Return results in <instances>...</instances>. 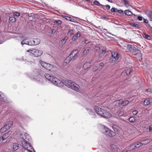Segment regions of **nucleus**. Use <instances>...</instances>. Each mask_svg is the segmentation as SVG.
I'll return each instance as SVG.
<instances>
[{
  "mask_svg": "<svg viewBox=\"0 0 152 152\" xmlns=\"http://www.w3.org/2000/svg\"><path fill=\"white\" fill-rule=\"evenodd\" d=\"M100 48L99 47H96V48H95V49L97 50H98Z\"/></svg>",
  "mask_w": 152,
  "mask_h": 152,
  "instance_id": "e2e57ef3",
  "label": "nucleus"
},
{
  "mask_svg": "<svg viewBox=\"0 0 152 152\" xmlns=\"http://www.w3.org/2000/svg\"><path fill=\"white\" fill-rule=\"evenodd\" d=\"M129 103V102L128 100H126L123 101L121 103L122 106H125L128 104Z\"/></svg>",
  "mask_w": 152,
  "mask_h": 152,
  "instance_id": "5701e85b",
  "label": "nucleus"
},
{
  "mask_svg": "<svg viewBox=\"0 0 152 152\" xmlns=\"http://www.w3.org/2000/svg\"><path fill=\"white\" fill-rule=\"evenodd\" d=\"M145 13L149 20L151 21H152V12L149 10H147L145 12Z\"/></svg>",
  "mask_w": 152,
  "mask_h": 152,
  "instance_id": "9b49d317",
  "label": "nucleus"
},
{
  "mask_svg": "<svg viewBox=\"0 0 152 152\" xmlns=\"http://www.w3.org/2000/svg\"><path fill=\"white\" fill-rule=\"evenodd\" d=\"M71 57L69 58L67 57L64 60V62H66V63H69L70 61V59Z\"/></svg>",
  "mask_w": 152,
  "mask_h": 152,
  "instance_id": "4c0bfd02",
  "label": "nucleus"
},
{
  "mask_svg": "<svg viewBox=\"0 0 152 152\" xmlns=\"http://www.w3.org/2000/svg\"><path fill=\"white\" fill-rule=\"evenodd\" d=\"M40 71V70L38 69H35V70L34 71L35 73L38 75L39 74V73Z\"/></svg>",
  "mask_w": 152,
  "mask_h": 152,
  "instance_id": "58836bf2",
  "label": "nucleus"
},
{
  "mask_svg": "<svg viewBox=\"0 0 152 152\" xmlns=\"http://www.w3.org/2000/svg\"><path fill=\"white\" fill-rule=\"evenodd\" d=\"M26 51L27 52H29L35 57L40 56L42 53V52L41 50L34 48L30 49L28 50H26Z\"/></svg>",
  "mask_w": 152,
  "mask_h": 152,
  "instance_id": "423d86ee",
  "label": "nucleus"
},
{
  "mask_svg": "<svg viewBox=\"0 0 152 152\" xmlns=\"http://www.w3.org/2000/svg\"><path fill=\"white\" fill-rule=\"evenodd\" d=\"M56 22L58 24H61L62 23L61 21L60 20H59L56 21Z\"/></svg>",
  "mask_w": 152,
  "mask_h": 152,
  "instance_id": "6e6d98bb",
  "label": "nucleus"
},
{
  "mask_svg": "<svg viewBox=\"0 0 152 152\" xmlns=\"http://www.w3.org/2000/svg\"><path fill=\"white\" fill-rule=\"evenodd\" d=\"M84 42L85 43L87 44L89 42L88 41V40L86 39L85 40Z\"/></svg>",
  "mask_w": 152,
  "mask_h": 152,
  "instance_id": "680f3d73",
  "label": "nucleus"
},
{
  "mask_svg": "<svg viewBox=\"0 0 152 152\" xmlns=\"http://www.w3.org/2000/svg\"><path fill=\"white\" fill-rule=\"evenodd\" d=\"M121 100H117V101H116V102H118V104H120V101H121Z\"/></svg>",
  "mask_w": 152,
  "mask_h": 152,
  "instance_id": "0e129e2a",
  "label": "nucleus"
},
{
  "mask_svg": "<svg viewBox=\"0 0 152 152\" xmlns=\"http://www.w3.org/2000/svg\"><path fill=\"white\" fill-rule=\"evenodd\" d=\"M74 31L73 29H71L69 31L68 33L70 34H73L74 33Z\"/></svg>",
  "mask_w": 152,
  "mask_h": 152,
  "instance_id": "a19ab883",
  "label": "nucleus"
},
{
  "mask_svg": "<svg viewBox=\"0 0 152 152\" xmlns=\"http://www.w3.org/2000/svg\"><path fill=\"white\" fill-rule=\"evenodd\" d=\"M19 145L17 143H13V149L15 151L19 149Z\"/></svg>",
  "mask_w": 152,
  "mask_h": 152,
  "instance_id": "aec40b11",
  "label": "nucleus"
},
{
  "mask_svg": "<svg viewBox=\"0 0 152 152\" xmlns=\"http://www.w3.org/2000/svg\"><path fill=\"white\" fill-rule=\"evenodd\" d=\"M117 11L119 13L124 14V12L122 10H117Z\"/></svg>",
  "mask_w": 152,
  "mask_h": 152,
  "instance_id": "603ef678",
  "label": "nucleus"
},
{
  "mask_svg": "<svg viewBox=\"0 0 152 152\" xmlns=\"http://www.w3.org/2000/svg\"><path fill=\"white\" fill-rule=\"evenodd\" d=\"M116 10H117V11L118 10L116 8H112L111 9V11L113 12H117V11H116Z\"/></svg>",
  "mask_w": 152,
  "mask_h": 152,
  "instance_id": "49530a36",
  "label": "nucleus"
},
{
  "mask_svg": "<svg viewBox=\"0 0 152 152\" xmlns=\"http://www.w3.org/2000/svg\"><path fill=\"white\" fill-rule=\"evenodd\" d=\"M22 152H36L34 149V150H22Z\"/></svg>",
  "mask_w": 152,
  "mask_h": 152,
  "instance_id": "e433bc0d",
  "label": "nucleus"
},
{
  "mask_svg": "<svg viewBox=\"0 0 152 152\" xmlns=\"http://www.w3.org/2000/svg\"><path fill=\"white\" fill-rule=\"evenodd\" d=\"M99 65L100 66H104V64L102 63H102H100V64H99Z\"/></svg>",
  "mask_w": 152,
  "mask_h": 152,
  "instance_id": "13d9d810",
  "label": "nucleus"
},
{
  "mask_svg": "<svg viewBox=\"0 0 152 152\" xmlns=\"http://www.w3.org/2000/svg\"><path fill=\"white\" fill-rule=\"evenodd\" d=\"M94 4L97 6H100L102 7V4H101L99 1H98L97 0H95L94 2Z\"/></svg>",
  "mask_w": 152,
  "mask_h": 152,
  "instance_id": "c756f323",
  "label": "nucleus"
},
{
  "mask_svg": "<svg viewBox=\"0 0 152 152\" xmlns=\"http://www.w3.org/2000/svg\"><path fill=\"white\" fill-rule=\"evenodd\" d=\"M148 130L149 132L152 131V125L150 126L148 128Z\"/></svg>",
  "mask_w": 152,
  "mask_h": 152,
  "instance_id": "3c124183",
  "label": "nucleus"
},
{
  "mask_svg": "<svg viewBox=\"0 0 152 152\" xmlns=\"http://www.w3.org/2000/svg\"><path fill=\"white\" fill-rule=\"evenodd\" d=\"M28 61L29 62H31L33 63L34 61V59H32V57L31 60H30V59H28Z\"/></svg>",
  "mask_w": 152,
  "mask_h": 152,
  "instance_id": "864d4df0",
  "label": "nucleus"
},
{
  "mask_svg": "<svg viewBox=\"0 0 152 152\" xmlns=\"http://www.w3.org/2000/svg\"><path fill=\"white\" fill-rule=\"evenodd\" d=\"M79 32L77 33L72 38L73 41H75L80 36V34L79 33Z\"/></svg>",
  "mask_w": 152,
  "mask_h": 152,
  "instance_id": "f3484780",
  "label": "nucleus"
},
{
  "mask_svg": "<svg viewBox=\"0 0 152 152\" xmlns=\"http://www.w3.org/2000/svg\"><path fill=\"white\" fill-rule=\"evenodd\" d=\"M3 140H2V139L1 137H0V144L2 142Z\"/></svg>",
  "mask_w": 152,
  "mask_h": 152,
  "instance_id": "052dcab7",
  "label": "nucleus"
},
{
  "mask_svg": "<svg viewBox=\"0 0 152 152\" xmlns=\"http://www.w3.org/2000/svg\"><path fill=\"white\" fill-rule=\"evenodd\" d=\"M45 77L48 80L50 81L54 84L60 86L63 84L62 82L59 80L56 77L52 76L51 75L49 74H45Z\"/></svg>",
  "mask_w": 152,
  "mask_h": 152,
  "instance_id": "20e7f679",
  "label": "nucleus"
},
{
  "mask_svg": "<svg viewBox=\"0 0 152 152\" xmlns=\"http://www.w3.org/2000/svg\"><path fill=\"white\" fill-rule=\"evenodd\" d=\"M135 145L134 143L131 145L129 147V149L130 151L132 150L135 148Z\"/></svg>",
  "mask_w": 152,
  "mask_h": 152,
  "instance_id": "4be33fe9",
  "label": "nucleus"
},
{
  "mask_svg": "<svg viewBox=\"0 0 152 152\" xmlns=\"http://www.w3.org/2000/svg\"><path fill=\"white\" fill-rule=\"evenodd\" d=\"M128 49L130 52L132 53H137L135 55H137V57L140 56L142 55L141 51L137 49L134 45H129L127 46Z\"/></svg>",
  "mask_w": 152,
  "mask_h": 152,
  "instance_id": "39448f33",
  "label": "nucleus"
},
{
  "mask_svg": "<svg viewBox=\"0 0 152 152\" xmlns=\"http://www.w3.org/2000/svg\"><path fill=\"white\" fill-rule=\"evenodd\" d=\"M143 20H144V22L145 23H148V20L146 19L145 18H143Z\"/></svg>",
  "mask_w": 152,
  "mask_h": 152,
  "instance_id": "8fccbe9b",
  "label": "nucleus"
},
{
  "mask_svg": "<svg viewBox=\"0 0 152 152\" xmlns=\"http://www.w3.org/2000/svg\"><path fill=\"white\" fill-rule=\"evenodd\" d=\"M151 89H147L146 90V91L147 92H150L151 91Z\"/></svg>",
  "mask_w": 152,
  "mask_h": 152,
  "instance_id": "bf43d9fd",
  "label": "nucleus"
},
{
  "mask_svg": "<svg viewBox=\"0 0 152 152\" xmlns=\"http://www.w3.org/2000/svg\"><path fill=\"white\" fill-rule=\"evenodd\" d=\"M61 16L62 18H65V19H66V20H67L69 21H72L71 20V17H69L66 16L65 15H61Z\"/></svg>",
  "mask_w": 152,
  "mask_h": 152,
  "instance_id": "7c9ffc66",
  "label": "nucleus"
},
{
  "mask_svg": "<svg viewBox=\"0 0 152 152\" xmlns=\"http://www.w3.org/2000/svg\"><path fill=\"white\" fill-rule=\"evenodd\" d=\"M138 113V111L137 110H134L133 111L132 113L134 115H136Z\"/></svg>",
  "mask_w": 152,
  "mask_h": 152,
  "instance_id": "de8ad7c7",
  "label": "nucleus"
},
{
  "mask_svg": "<svg viewBox=\"0 0 152 152\" xmlns=\"http://www.w3.org/2000/svg\"><path fill=\"white\" fill-rule=\"evenodd\" d=\"M107 1H108L109 2H110L112 3L113 2L112 0H107Z\"/></svg>",
  "mask_w": 152,
  "mask_h": 152,
  "instance_id": "69168bd1",
  "label": "nucleus"
},
{
  "mask_svg": "<svg viewBox=\"0 0 152 152\" xmlns=\"http://www.w3.org/2000/svg\"><path fill=\"white\" fill-rule=\"evenodd\" d=\"M67 38L66 37H65L63 39H62L61 41V44L62 45H64L66 42Z\"/></svg>",
  "mask_w": 152,
  "mask_h": 152,
  "instance_id": "cd10ccee",
  "label": "nucleus"
},
{
  "mask_svg": "<svg viewBox=\"0 0 152 152\" xmlns=\"http://www.w3.org/2000/svg\"><path fill=\"white\" fill-rule=\"evenodd\" d=\"M104 131L103 132L107 135L111 137L116 135V133L115 132H113L108 128L104 127Z\"/></svg>",
  "mask_w": 152,
  "mask_h": 152,
  "instance_id": "6e6552de",
  "label": "nucleus"
},
{
  "mask_svg": "<svg viewBox=\"0 0 152 152\" xmlns=\"http://www.w3.org/2000/svg\"><path fill=\"white\" fill-rule=\"evenodd\" d=\"M138 19L140 20H142V17L141 16H138Z\"/></svg>",
  "mask_w": 152,
  "mask_h": 152,
  "instance_id": "4d7b16f0",
  "label": "nucleus"
},
{
  "mask_svg": "<svg viewBox=\"0 0 152 152\" xmlns=\"http://www.w3.org/2000/svg\"><path fill=\"white\" fill-rule=\"evenodd\" d=\"M143 37H144L146 39L150 40L151 39V37L149 35L146 34H143Z\"/></svg>",
  "mask_w": 152,
  "mask_h": 152,
  "instance_id": "bb28decb",
  "label": "nucleus"
},
{
  "mask_svg": "<svg viewBox=\"0 0 152 152\" xmlns=\"http://www.w3.org/2000/svg\"><path fill=\"white\" fill-rule=\"evenodd\" d=\"M7 129V128L6 127V126L4 125L3 127L1 129L0 132L1 133H3L6 132Z\"/></svg>",
  "mask_w": 152,
  "mask_h": 152,
  "instance_id": "412c9836",
  "label": "nucleus"
},
{
  "mask_svg": "<svg viewBox=\"0 0 152 152\" xmlns=\"http://www.w3.org/2000/svg\"><path fill=\"white\" fill-rule=\"evenodd\" d=\"M110 147L113 150V149H114V148L115 147V146L114 145H110Z\"/></svg>",
  "mask_w": 152,
  "mask_h": 152,
  "instance_id": "09e8293b",
  "label": "nucleus"
},
{
  "mask_svg": "<svg viewBox=\"0 0 152 152\" xmlns=\"http://www.w3.org/2000/svg\"><path fill=\"white\" fill-rule=\"evenodd\" d=\"M9 20L12 23H14L16 21V19L14 15H10L9 16Z\"/></svg>",
  "mask_w": 152,
  "mask_h": 152,
  "instance_id": "4468645a",
  "label": "nucleus"
},
{
  "mask_svg": "<svg viewBox=\"0 0 152 152\" xmlns=\"http://www.w3.org/2000/svg\"><path fill=\"white\" fill-rule=\"evenodd\" d=\"M26 39H25L24 40H23V41H22L21 42V44L22 45H23L24 44H28L26 42Z\"/></svg>",
  "mask_w": 152,
  "mask_h": 152,
  "instance_id": "c03bdc74",
  "label": "nucleus"
},
{
  "mask_svg": "<svg viewBox=\"0 0 152 152\" xmlns=\"http://www.w3.org/2000/svg\"><path fill=\"white\" fill-rule=\"evenodd\" d=\"M123 2H124L128 1V0H122Z\"/></svg>",
  "mask_w": 152,
  "mask_h": 152,
  "instance_id": "338daca9",
  "label": "nucleus"
},
{
  "mask_svg": "<svg viewBox=\"0 0 152 152\" xmlns=\"http://www.w3.org/2000/svg\"><path fill=\"white\" fill-rule=\"evenodd\" d=\"M124 3L126 7H130V5L128 2V1L124 2Z\"/></svg>",
  "mask_w": 152,
  "mask_h": 152,
  "instance_id": "ea45409f",
  "label": "nucleus"
},
{
  "mask_svg": "<svg viewBox=\"0 0 152 152\" xmlns=\"http://www.w3.org/2000/svg\"><path fill=\"white\" fill-rule=\"evenodd\" d=\"M119 58V55L118 52H113L112 53V56L110 59V61L111 63H114L117 61Z\"/></svg>",
  "mask_w": 152,
  "mask_h": 152,
  "instance_id": "0eeeda50",
  "label": "nucleus"
},
{
  "mask_svg": "<svg viewBox=\"0 0 152 152\" xmlns=\"http://www.w3.org/2000/svg\"><path fill=\"white\" fill-rule=\"evenodd\" d=\"M33 41L34 42V45H37L39 44L40 42V40L39 38H34L33 39Z\"/></svg>",
  "mask_w": 152,
  "mask_h": 152,
  "instance_id": "dca6fc26",
  "label": "nucleus"
},
{
  "mask_svg": "<svg viewBox=\"0 0 152 152\" xmlns=\"http://www.w3.org/2000/svg\"><path fill=\"white\" fill-rule=\"evenodd\" d=\"M151 100L149 98H147L144 100L143 102V104L145 106L148 105L151 102Z\"/></svg>",
  "mask_w": 152,
  "mask_h": 152,
  "instance_id": "ddd939ff",
  "label": "nucleus"
},
{
  "mask_svg": "<svg viewBox=\"0 0 152 152\" xmlns=\"http://www.w3.org/2000/svg\"><path fill=\"white\" fill-rule=\"evenodd\" d=\"M91 62L86 61L83 65V68L84 69H86L91 66Z\"/></svg>",
  "mask_w": 152,
  "mask_h": 152,
  "instance_id": "9d476101",
  "label": "nucleus"
},
{
  "mask_svg": "<svg viewBox=\"0 0 152 152\" xmlns=\"http://www.w3.org/2000/svg\"><path fill=\"white\" fill-rule=\"evenodd\" d=\"M78 53V51L77 50H75L73 51L72 53L71 54L70 56L72 57H74L76 56Z\"/></svg>",
  "mask_w": 152,
  "mask_h": 152,
  "instance_id": "6ab92c4d",
  "label": "nucleus"
},
{
  "mask_svg": "<svg viewBox=\"0 0 152 152\" xmlns=\"http://www.w3.org/2000/svg\"><path fill=\"white\" fill-rule=\"evenodd\" d=\"M92 69L94 72H96L98 71V68L96 66H94L92 67Z\"/></svg>",
  "mask_w": 152,
  "mask_h": 152,
  "instance_id": "72a5a7b5",
  "label": "nucleus"
},
{
  "mask_svg": "<svg viewBox=\"0 0 152 152\" xmlns=\"http://www.w3.org/2000/svg\"><path fill=\"white\" fill-rule=\"evenodd\" d=\"M89 49L88 48L85 49L82 53V56H84L86 55L89 53Z\"/></svg>",
  "mask_w": 152,
  "mask_h": 152,
  "instance_id": "a211bd4d",
  "label": "nucleus"
},
{
  "mask_svg": "<svg viewBox=\"0 0 152 152\" xmlns=\"http://www.w3.org/2000/svg\"><path fill=\"white\" fill-rule=\"evenodd\" d=\"M130 25L132 26L137 27L138 28H140L141 27V26L135 23H130Z\"/></svg>",
  "mask_w": 152,
  "mask_h": 152,
  "instance_id": "c85d7f7f",
  "label": "nucleus"
},
{
  "mask_svg": "<svg viewBox=\"0 0 152 152\" xmlns=\"http://www.w3.org/2000/svg\"><path fill=\"white\" fill-rule=\"evenodd\" d=\"M132 71L130 69H127L126 70V73L127 75H130L131 74V72Z\"/></svg>",
  "mask_w": 152,
  "mask_h": 152,
  "instance_id": "473e14b6",
  "label": "nucleus"
},
{
  "mask_svg": "<svg viewBox=\"0 0 152 152\" xmlns=\"http://www.w3.org/2000/svg\"><path fill=\"white\" fill-rule=\"evenodd\" d=\"M124 114V113L123 111H120L118 114V115L119 117L122 116Z\"/></svg>",
  "mask_w": 152,
  "mask_h": 152,
  "instance_id": "79ce46f5",
  "label": "nucleus"
},
{
  "mask_svg": "<svg viewBox=\"0 0 152 152\" xmlns=\"http://www.w3.org/2000/svg\"><path fill=\"white\" fill-rule=\"evenodd\" d=\"M12 121H9L7 122L4 125L6 126L7 128L8 129L12 126Z\"/></svg>",
  "mask_w": 152,
  "mask_h": 152,
  "instance_id": "2eb2a0df",
  "label": "nucleus"
},
{
  "mask_svg": "<svg viewBox=\"0 0 152 152\" xmlns=\"http://www.w3.org/2000/svg\"><path fill=\"white\" fill-rule=\"evenodd\" d=\"M135 120V118L134 117H131L129 119V121L131 122H133Z\"/></svg>",
  "mask_w": 152,
  "mask_h": 152,
  "instance_id": "f704fd0d",
  "label": "nucleus"
},
{
  "mask_svg": "<svg viewBox=\"0 0 152 152\" xmlns=\"http://www.w3.org/2000/svg\"><path fill=\"white\" fill-rule=\"evenodd\" d=\"M100 52L101 54H104L106 53V51L105 50H100Z\"/></svg>",
  "mask_w": 152,
  "mask_h": 152,
  "instance_id": "a18cd8bd",
  "label": "nucleus"
},
{
  "mask_svg": "<svg viewBox=\"0 0 152 152\" xmlns=\"http://www.w3.org/2000/svg\"><path fill=\"white\" fill-rule=\"evenodd\" d=\"M1 93L0 91V100L2 101L4 100V98L1 96Z\"/></svg>",
  "mask_w": 152,
  "mask_h": 152,
  "instance_id": "5fc2aeb1",
  "label": "nucleus"
},
{
  "mask_svg": "<svg viewBox=\"0 0 152 152\" xmlns=\"http://www.w3.org/2000/svg\"><path fill=\"white\" fill-rule=\"evenodd\" d=\"M122 152H128L126 151H123Z\"/></svg>",
  "mask_w": 152,
  "mask_h": 152,
  "instance_id": "774afa93",
  "label": "nucleus"
},
{
  "mask_svg": "<svg viewBox=\"0 0 152 152\" xmlns=\"http://www.w3.org/2000/svg\"><path fill=\"white\" fill-rule=\"evenodd\" d=\"M62 83L66 86L73 90L76 91H78L79 90V86L72 80H63Z\"/></svg>",
  "mask_w": 152,
  "mask_h": 152,
  "instance_id": "7ed1b4c3",
  "label": "nucleus"
},
{
  "mask_svg": "<svg viewBox=\"0 0 152 152\" xmlns=\"http://www.w3.org/2000/svg\"><path fill=\"white\" fill-rule=\"evenodd\" d=\"M124 13L125 14L128 16H131L132 15V12L129 10H126Z\"/></svg>",
  "mask_w": 152,
  "mask_h": 152,
  "instance_id": "393cba45",
  "label": "nucleus"
},
{
  "mask_svg": "<svg viewBox=\"0 0 152 152\" xmlns=\"http://www.w3.org/2000/svg\"><path fill=\"white\" fill-rule=\"evenodd\" d=\"M13 15H14V16H16L17 17H19L20 15V13L18 12H15L13 13Z\"/></svg>",
  "mask_w": 152,
  "mask_h": 152,
  "instance_id": "37998d69",
  "label": "nucleus"
},
{
  "mask_svg": "<svg viewBox=\"0 0 152 152\" xmlns=\"http://www.w3.org/2000/svg\"><path fill=\"white\" fill-rule=\"evenodd\" d=\"M94 109L97 113L104 118H110L112 116L110 113L98 106H95Z\"/></svg>",
  "mask_w": 152,
  "mask_h": 152,
  "instance_id": "f03ea898",
  "label": "nucleus"
},
{
  "mask_svg": "<svg viewBox=\"0 0 152 152\" xmlns=\"http://www.w3.org/2000/svg\"><path fill=\"white\" fill-rule=\"evenodd\" d=\"M11 132L9 131L7 133L4 134L1 137L4 140L8 138L9 135L11 134Z\"/></svg>",
  "mask_w": 152,
  "mask_h": 152,
  "instance_id": "f8f14e48",
  "label": "nucleus"
},
{
  "mask_svg": "<svg viewBox=\"0 0 152 152\" xmlns=\"http://www.w3.org/2000/svg\"><path fill=\"white\" fill-rule=\"evenodd\" d=\"M23 140L21 142L22 146L23 148L22 150H34L33 147L28 142L30 139V136L27 133L21 135Z\"/></svg>",
  "mask_w": 152,
  "mask_h": 152,
  "instance_id": "f257e3e1",
  "label": "nucleus"
},
{
  "mask_svg": "<svg viewBox=\"0 0 152 152\" xmlns=\"http://www.w3.org/2000/svg\"><path fill=\"white\" fill-rule=\"evenodd\" d=\"M113 128L115 131V132H118V127L116 125H113L112 126Z\"/></svg>",
  "mask_w": 152,
  "mask_h": 152,
  "instance_id": "a878e982",
  "label": "nucleus"
},
{
  "mask_svg": "<svg viewBox=\"0 0 152 152\" xmlns=\"http://www.w3.org/2000/svg\"><path fill=\"white\" fill-rule=\"evenodd\" d=\"M41 65L46 69L50 71L52 68V66L44 61H41L40 62Z\"/></svg>",
  "mask_w": 152,
  "mask_h": 152,
  "instance_id": "1a4fd4ad",
  "label": "nucleus"
},
{
  "mask_svg": "<svg viewBox=\"0 0 152 152\" xmlns=\"http://www.w3.org/2000/svg\"><path fill=\"white\" fill-rule=\"evenodd\" d=\"M104 10H109L110 8V6L109 5H107L105 6L102 5V7Z\"/></svg>",
  "mask_w": 152,
  "mask_h": 152,
  "instance_id": "b1692460",
  "label": "nucleus"
},
{
  "mask_svg": "<svg viewBox=\"0 0 152 152\" xmlns=\"http://www.w3.org/2000/svg\"><path fill=\"white\" fill-rule=\"evenodd\" d=\"M150 141L149 140H143V145H146L149 143Z\"/></svg>",
  "mask_w": 152,
  "mask_h": 152,
  "instance_id": "c9c22d12",
  "label": "nucleus"
},
{
  "mask_svg": "<svg viewBox=\"0 0 152 152\" xmlns=\"http://www.w3.org/2000/svg\"><path fill=\"white\" fill-rule=\"evenodd\" d=\"M135 145V148H138L141 146L142 144L141 142H137V143H134Z\"/></svg>",
  "mask_w": 152,
  "mask_h": 152,
  "instance_id": "2f4dec72",
  "label": "nucleus"
}]
</instances>
